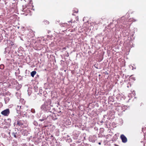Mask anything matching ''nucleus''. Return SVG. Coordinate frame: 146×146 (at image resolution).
<instances>
[{
  "label": "nucleus",
  "mask_w": 146,
  "mask_h": 146,
  "mask_svg": "<svg viewBox=\"0 0 146 146\" xmlns=\"http://www.w3.org/2000/svg\"><path fill=\"white\" fill-rule=\"evenodd\" d=\"M17 113L19 114H21L25 111V107L23 106L17 105L16 107Z\"/></svg>",
  "instance_id": "f257e3e1"
},
{
  "label": "nucleus",
  "mask_w": 146,
  "mask_h": 146,
  "mask_svg": "<svg viewBox=\"0 0 146 146\" xmlns=\"http://www.w3.org/2000/svg\"><path fill=\"white\" fill-rule=\"evenodd\" d=\"M40 108L42 110L47 113L50 112V106L46 104H44L42 105L40 107Z\"/></svg>",
  "instance_id": "f03ea898"
},
{
  "label": "nucleus",
  "mask_w": 146,
  "mask_h": 146,
  "mask_svg": "<svg viewBox=\"0 0 146 146\" xmlns=\"http://www.w3.org/2000/svg\"><path fill=\"white\" fill-rule=\"evenodd\" d=\"M10 113V110L9 109H7L1 112V114L5 116H8Z\"/></svg>",
  "instance_id": "7ed1b4c3"
},
{
  "label": "nucleus",
  "mask_w": 146,
  "mask_h": 146,
  "mask_svg": "<svg viewBox=\"0 0 146 146\" xmlns=\"http://www.w3.org/2000/svg\"><path fill=\"white\" fill-rule=\"evenodd\" d=\"M96 137L95 136H90L89 137V140L90 141L94 143L96 140Z\"/></svg>",
  "instance_id": "20e7f679"
},
{
  "label": "nucleus",
  "mask_w": 146,
  "mask_h": 146,
  "mask_svg": "<svg viewBox=\"0 0 146 146\" xmlns=\"http://www.w3.org/2000/svg\"><path fill=\"white\" fill-rule=\"evenodd\" d=\"M120 138L123 143H125L127 141V139L124 135H121L120 136Z\"/></svg>",
  "instance_id": "39448f33"
},
{
  "label": "nucleus",
  "mask_w": 146,
  "mask_h": 146,
  "mask_svg": "<svg viewBox=\"0 0 146 146\" xmlns=\"http://www.w3.org/2000/svg\"><path fill=\"white\" fill-rule=\"evenodd\" d=\"M25 123L24 121L23 120H18L17 121V125H18L20 127H22V126Z\"/></svg>",
  "instance_id": "423d86ee"
},
{
  "label": "nucleus",
  "mask_w": 146,
  "mask_h": 146,
  "mask_svg": "<svg viewBox=\"0 0 146 146\" xmlns=\"http://www.w3.org/2000/svg\"><path fill=\"white\" fill-rule=\"evenodd\" d=\"M48 117L46 114H44L42 116V118L39 119V120L42 121L46 119Z\"/></svg>",
  "instance_id": "0eeeda50"
},
{
  "label": "nucleus",
  "mask_w": 146,
  "mask_h": 146,
  "mask_svg": "<svg viewBox=\"0 0 146 146\" xmlns=\"http://www.w3.org/2000/svg\"><path fill=\"white\" fill-rule=\"evenodd\" d=\"M51 103V100L50 99H48L46 101V102L45 104H46L47 105H48L49 106L50 104Z\"/></svg>",
  "instance_id": "6e6552de"
},
{
  "label": "nucleus",
  "mask_w": 146,
  "mask_h": 146,
  "mask_svg": "<svg viewBox=\"0 0 146 146\" xmlns=\"http://www.w3.org/2000/svg\"><path fill=\"white\" fill-rule=\"evenodd\" d=\"M9 97H6L4 99L5 104L7 103L9 100Z\"/></svg>",
  "instance_id": "1a4fd4ad"
},
{
  "label": "nucleus",
  "mask_w": 146,
  "mask_h": 146,
  "mask_svg": "<svg viewBox=\"0 0 146 146\" xmlns=\"http://www.w3.org/2000/svg\"><path fill=\"white\" fill-rule=\"evenodd\" d=\"M9 47H7L5 48V50L4 51V53H9Z\"/></svg>",
  "instance_id": "9d476101"
},
{
  "label": "nucleus",
  "mask_w": 146,
  "mask_h": 146,
  "mask_svg": "<svg viewBox=\"0 0 146 146\" xmlns=\"http://www.w3.org/2000/svg\"><path fill=\"white\" fill-rule=\"evenodd\" d=\"M36 72L35 71H33L31 73V75L32 77H33L34 75L36 74Z\"/></svg>",
  "instance_id": "9b49d317"
},
{
  "label": "nucleus",
  "mask_w": 146,
  "mask_h": 146,
  "mask_svg": "<svg viewBox=\"0 0 146 146\" xmlns=\"http://www.w3.org/2000/svg\"><path fill=\"white\" fill-rule=\"evenodd\" d=\"M33 124L35 126H37L38 125V123L37 121H34L33 122Z\"/></svg>",
  "instance_id": "f8f14e48"
},
{
  "label": "nucleus",
  "mask_w": 146,
  "mask_h": 146,
  "mask_svg": "<svg viewBox=\"0 0 146 146\" xmlns=\"http://www.w3.org/2000/svg\"><path fill=\"white\" fill-rule=\"evenodd\" d=\"M17 133H15L14 132H13L12 133V135L15 138H17V136L16 135V134Z\"/></svg>",
  "instance_id": "ddd939ff"
},
{
  "label": "nucleus",
  "mask_w": 146,
  "mask_h": 146,
  "mask_svg": "<svg viewBox=\"0 0 146 146\" xmlns=\"http://www.w3.org/2000/svg\"><path fill=\"white\" fill-rule=\"evenodd\" d=\"M4 68V66L3 64H1L0 65V68L1 69H3Z\"/></svg>",
  "instance_id": "4468645a"
},
{
  "label": "nucleus",
  "mask_w": 146,
  "mask_h": 146,
  "mask_svg": "<svg viewBox=\"0 0 146 146\" xmlns=\"http://www.w3.org/2000/svg\"><path fill=\"white\" fill-rule=\"evenodd\" d=\"M31 112H32V113H34L35 112V110L33 109H31Z\"/></svg>",
  "instance_id": "2eb2a0df"
},
{
  "label": "nucleus",
  "mask_w": 146,
  "mask_h": 146,
  "mask_svg": "<svg viewBox=\"0 0 146 146\" xmlns=\"http://www.w3.org/2000/svg\"><path fill=\"white\" fill-rule=\"evenodd\" d=\"M131 86V84L130 83H128V84H127V87L128 88L129 86Z\"/></svg>",
  "instance_id": "dca6fc26"
},
{
  "label": "nucleus",
  "mask_w": 146,
  "mask_h": 146,
  "mask_svg": "<svg viewBox=\"0 0 146 146\" xmlns=\"http://www.w3.org/2000/svg\"><path fill=\"white\" fill-rule=\"evenodd\" d=\"M73 13H77L78 12V11L77 9H76V11L75 10H73Z\"/></svg>",
  "instance_id": "f3484780"
},
{
  "label": "nucleus",
  "mask_w": 146,
  "mask_h": 146,
  "mask_svg": "<svg viewBox=\"0 0 146 146\" xmlns=\"http://www.w3.org/2000/svg\"><path fill=\"white\" fill-rule=\"evenodd\" d=\"M54 115V114H52V115L51 116V117H53V115ZM52 119L54 120L55 119H54L53 117H52Z\"/></svg>",
  "instance_id": "a211bd4d"
},
{
  "label": "nucleus",
  "mask_w": 146,
  "mask_h": 146,
  "mask_svg": "<svg viewBox=\"0 0 146 146\" xmlns=\"http://www.w3.org/2000/svg\"><path fill=\"white\" fill-rule=\"evenodd\" d=\"M44 22L45 23V24H48L49 23V22L47 21H44Z\"/></svg>",
  "instance_id": "6ab92c4d"
},
{
  "label": "nucleus",
  "mask_w": 146,
  "mask_h": 146,
  "mask_svg": "<svg viewBox=\"0 0 146 146\" xmlns=\"http://www.w3.org/2000/svg\"><path fill=\"white\" fill-rule=\"evenodd\" d=\"M78 136H79V135L78 134L76 135V137L74 138L75 139H78Z\"/></svg>",
  "instance_id": "aec40b11"
},
{
  "label": "nucleus",
  "mask_w": 146,
  "mask_h": 146,
  "mask_svg": "<svg viewBox=\"0 0 146 146\" xmlns=\"http://www.w3.org/2000/svg\"><path fill=\"white\" fill-rule=\"evenodd\" d=\"M131 78L133 80H135V77H131Z\"/></svg>",
  "instance_id": "412c9836"
},
{
  "label": "nucleus",
  "mask_w": 146,
  "mask_h": 146,
  "mask_svg": "<svg viewBox=\"0 0 146 146\" xmlns=\"http://www.w3.org/2000/svg\"><path fill=\"white\" fill-rule=\"evenodd\" d=\"M98 144H99V145H101V143L100 142H99V143H98Z\"/></svg>",
  "instance_id": "4be33fe9"
},
{
  "label": "nucleus",
  "mask_w": 146,
  "mask_h": 146,
  "mask_svg": "<svg viewBox=\"0 0 146 146\" xmlns=\"http://www.w3.org/2000/svg\"><path fill=\"white\" fill-rule=\"evenodd\" d=\"M72 21H68V22H71Z\"/></svg>",
  "instance_id": "5701e85b"
},
{
  "label": "nucleus",
  "mask_w": 146,
  "mask_h": 146,
  "mask_svg": "<svg viewBox=\"0 0 146 146\" xmlns=\"http://www.w3.org/2000/svg\"><path fill=\"white\" fill-rule=\"evenodd\" d=\"M31 1H32V0H30V2L31 3Z\"/></svg>",
  "instance_id": "b1692460"
},
{
  "label": "nucleus",
  "mask_w": 146,
  "mask_h": 146,
  "mask_svg": "<svg viewBox=\"0 0 146 146\" xmlns=\"http://www.w3.org/2000/svg\"><path fill=\"white\" fill-rule=\"evenodd\" d=\"M68 54H67V56H69V55H68Z\"/></svg>",
  "instance_id": "393cba45"
},
{
  "label": "nucleus",
  "mask_w": 146,
  "mask_h": 146,
  "mask_svg": "<svg viewBox=\"0 0 146 146\" xmlns=\"http://www.w3.org/2000/svg\"><path fill=\"white\" fill-rule=\"evenodd\" d=\"M68 54H67V56H69V55H68Z\"/></svg>",
  "instance_id": "a878e982"
},
{
  "label": "nucleus",
  "mask_w": 146,
  "mask_h": 146,
  "mask_svg": "<svg viewBox=\"0 0 146 146\" xmlns=\"http://www.w3.org/2000/svg\"><path fill=\"white\" fill-rule=\"evenodd\" d=\"M72 15H74V14L73 13H72Z\"/></svg>",
  "instance_id": "bb28decb"
},
{
  "label": "nucleus",
  "mask_w": 146,
  "mask_h": 146,
  "mask_svg": "<svg viewBox=\"0 0 146 146\" xmlns=\"http://www.w3.org/2000/svg\"><path fill=\"white\" fill-rule=\"evenodd\" d=\"M102 122H103V121H101V123H102Z\"/></svg>",
  "instance_id": "cd10ccee"
},
{
  "label": "nucleus",
  "mask_w": 146,
  "mask_h": 146,
  "mask_svg": "<svg viewBox=\"0 0 146 146\" xmlns=\"http://www.w3.org/2000/svg\"><path fill=\"white\" fill-rule=\"evenodd\" d=\"M64 49H66V48H64Z\"/></svg>",
  "instance_id": "c85d7f7f"
},
{
  "label": "nucleus",
  "mask_w": 146,
  "mask_h": 146,
  "mask_svg": "<svg viewBox=\"0 0 146 146\" xmlns=\"http://www.w3.org/2000/svg\"><path fill=\"white\" fill-rule=\"evenodd\" d=\"M134 21H135V20H134Z\"/></svg>",
  "instance_id": "c756f323"
},
{
  "label": "nucleus",
  "mask_w": 146,
  "mask_h": 146,
  "mask_svg": "<svg viewBox=\"0 0 146 146\" xmlns=\"http://www.w3.org/2000/svg\"><path fill=\"white\" fill-rule=\"evenodd\" d=\"M21 39V40H22V39Z\"/></svg>",
  "instance_id": "7c9ffc66"
},
{
  "label": "nucleus",
  "mask_w": 146,
  "mask_h": 146,
  "mask_svg": "<svg viewBox=\"0 0 146 146\" xmlns=\"http://www.w3.org/2000/svg\"><path fill=\"white\" fill-rule=\"evenodd\" d=\"M51 114H50V116H51Z\"/></svg>",
  "instance_id": "2f4dec72"
}]
</instances>
